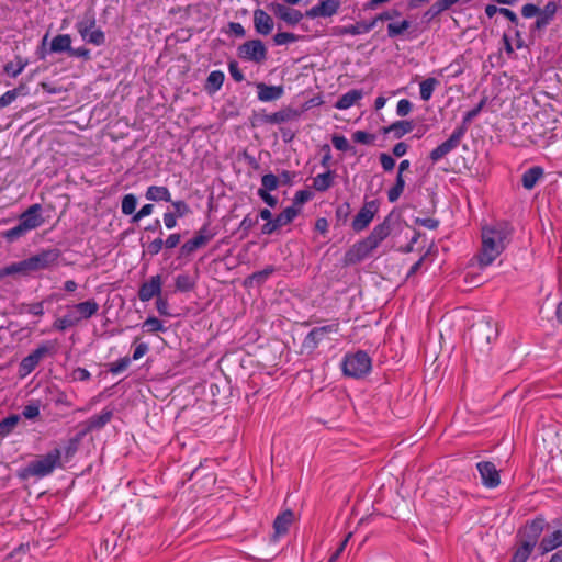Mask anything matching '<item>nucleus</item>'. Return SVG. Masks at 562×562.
I'll use <instances>...</instances> for the list:
<instances>
[{"label":"nucleus","instance_id":"6ab92c4d","mask_svg":"<svg viewBox=\"0 0 562 562\" xmlns=\"http://www.w3.org/2000/svg\"><path fill=\"white\" fill-rule=\"evenodd\" d=\"M477 471L480 473L482 483L484 486L488 488H494L498 486L501 480H499V473L496 469V467L488 461H482L476 464Z\"/></svg>","mask_w":562,"mask_h":562},{"label":"nucleus","instance_id":"cd10ccee","mask_svg":"<svg viewBox=\"0 0 562 562\" xmlns=\"http://www.w3.org/2000/svg\"><path fill=\"white\" fill-rule=\"evenodd\" d=\"M414 130L412 121H397L392 123L390 126L384 127V134H393L394 138H401L405 134L411 133Z\"/></svg>","mask_w":562,"mask_h":562},{"label":"nucleus","instance_id":"052dcab7","mask_svg":"<svg viewBox=\"0 0 562 562\" xmlns=\"http://www.w3.org/2000/svg\"><path fill=\"white\" fill-rule=\"evenodd\" d=\"M154 211L153 204H145L142 209L133 216V222H138L143 217L149 216Z\"/></svg>","mask_w":562,"mask_h":562},{"label":"nucleus","instance_id":"49530a36","mask_svg":"<svg viewBox=\"0 0 562 562\" xmlns=\"http://www.w3.org/2000/svg\"><path fill=\"white\" fill-rule=\"evenodd\" d=\"M143 328H146L148 333H158L165 330L162 323L156 317H148L143 323Z\"/></svg>","mask_w":562,"mask_h":562},{"label":"nucleus","instance_id":"7c9ffc66","mask_svg":"<svg viewBox=\"0 0 562 562\" xmlns=\"http://www.w3.org/2000/svg\"><path fill=\"white\" fill-rule=\"evenodd\" d=\"M145 196L149 201H171V194L167 187L164 186H150L148 187Z\"/></svg>","mask_w":562,"mask_h":562},{"label":"nucleus","instance_id":"8fccbe9b","mask_svg":"<svg viewBox=\"0 0 562 562\" xmlns=\"http://www.w3.org/2000/svg\"><path fill=\"white\" fill-rule=\"evenodd\" d=\"M274 272V267L268 266L261 271L254 272L249 279L256 281L257 283L265 282L272 273Z\"/></svg>","mask_w":562,"mask_h":562},{"label":"nucleus","instance_id":"a19ab883","mask_svg":"<svg viewBox=\"0 0 562 562\" xmlns=\"http://www.w3.org/2000/svg\"><path fill=\"white\" fill-rule=\"evenodd\" d=\"M340 0H323L319 2L321 12L323 18L333 16L340 8Z\"/></svg>","mask_w":562,"mask_h":562},{"label":"nucleus","instance_id":"dca6fc26","mask_svg":"<svg viewBox=\"0 0 562 562\" xmlns=\"http://www.w3.org/2000/svg\"><path fill=\"white\" fill-rule=\"evenodd\" d=\"M214 235L215 234L210 231L209 226L204 225L198 231L196 235L192 239L186 241L181 246V255L189 256L193 254L196 249L204 247L214 237Z\"/></svg>","mask_w":562,"mask_h":562},{"label":"nucleus","instance_id":"e2e57ef3","mask_svg":"<svg viewBox=\"0 0 562 562\" xmlns=\"http://www.w3.org/2000/svg\"><path fill=\"white\" fill-rule=\"evenodd\" d=\"M164 246V240L161 238H156L148 245V252L153 256L158 255Z\"/></svg>","mask_w":562,"mask_h":562},{"label":"nucleus","instance_id":"69168bd1","mask_svg":"<svg viewBox=\"0 0 562 562\" xmlns=\"http://www.w3.org/2000/svg\"><path fill=\"white\" fill-rule=\"evenodd\" d=\"M538 11H539V8L537 5L528 3L522 7L521 14L525 18H532V16H537Z\"/></svg>","mask_w":562,"mask_h":562},{"label":"nucleus","instance_id":"5fc2aeb1","mask_svg":"<svg viewBox=\"0 0 562 562\" xmlns=\"http://www.w3.org/2000/svg\"><path fill=\"white\" fill-rule=\"evenodd\" d=\"M413 104L407 99H402L397 102L396 113L398 116H406L412 111Z\"/></svg>","mask_w":562,"mask_h":562},{"label":"nucleus","instance_id":"39448f33","mask_svg":"<svg viewBox=\"0 0 562 562\" xmlns=\"http://www.w3.org/2000/svg\"><path fill=\"white\" fill-rule=\"evenodd\" d=\"M44 223L42 216V205L32 204L19 217V224L3 233V237L9 241H15L30 231H33Z\"/></svg>","mask_w":562,"mask_h":562},{"label":"nucleus","instance_id":"412c9836","mask_svg":"<svg viewBox=\"0 0 562 562\" xmlns=\"http://www.w3.org/2000/svg\"><path fill=\"white\" fill-rule=\"evenodd\" d=\"M560 547H562V524L547 532L539 543V550L541 553H548Z\"/></svg>","mask_w":562,"mask_h":562},{"label":"nucleus","instance_id":"3c124183","mask_svg":"<svg viewBox=\"0 0 562 562\" xmlns=\"http://www.w3.org/2000/svg\"><path fill=\"white\" fill-rule=\"evenodd\" d=\"M374 138H375L374 135L369 134L364 131H356L352 134V139L359 144H366V145L371 144V143H373Z\"/></svg>","mask_w":562,"mask_h":562},{"label":"nucleus","instance_id":"423d86ee","mask_svg":"<svg viewBox=\"0 0 562 562\" xmlns=\"http://www.w3.org/2000/svg\"><path fill=\"white\" fill-rule=\"evenodd\" d=\"M76 29L81 38L89 44L101 46L105 42L103 31L97 27L95 12L91 8L79 18Z\"/></svg>","mask_w":562,"mask_h":562},{"label":"nucleus","instance_id":"c756f323","mask_svg":"<svg viewBox=\"0 0 562 562\" xmlns=\"http://www.w3.org/2000/svg\"><path fill=\"white\" fill-rule=\"evenodd\" d=\"M50 53H68L71 50V37L69 34H59L50 42Z\"/></svg>","mask_w":562,"mask_h":562},{"label":"nucleus","instance_id":"5701e85b","mask_svg":"<svg viewBox=\"0 0 562 562\" xmlns=\"http://www.w3.org/2000/svg\"><path fill=\"white\" fill-rule=\"evenodd\" d=\"M301 116L299 110L292 108H285L278 112L268 114L265 116V122L270 124H280L290 121H296Z\"/></svg>","mask_w":562,"mask_h":562},{"label":"nucleus","instance_id":"bf43d9fd","mask_svg":"<svg viewBox=\"0 0 562 562\" xmlns=\"http://www.w3.org/2000/svg\"><path fill=\"white\" fill-rule=\"evenodd\" d=\"M149 350V347L146 342H139L135 346L133 352V360H139L143 358Z\"/></svg>","mask_w":562,"mask_h":562},{"label":"nucleus","instance_id":"2eb2a0df","mask_svg":"<svg viewBox=\"0 0 562 562\" xmlns=\"http://www.w3.org/2000/svg\"><path fill=\"white\" fill-rule=\"evenodd\" d=\"M270 12H272L278 19L282 20L290 26L296 25L302 19L303 13L296 9L290 8L279 2H272L268 5Z\"/></svg>","mask_w":562,"mask_h":562},{"label":"nucleus","instance_id":"1a4fd4ad","mask_svg":"<svg viewBox=\"0 0 562 562\" xmlns=\"http://www.w3.org/2000/svg\"><path fill=\"white\" fill-rule=\"evenodd\" d=\"M498 330L491 319H482L471 327V341L480 349L496 339Z\"/></svg>","mask_w":562,"mask_h":562},{"label":"nucleus","instance_id":"13d9d810","mask_svg":"<svg viewBox=\"0 0 562 562\" xmlns=\"http://www.w3.org/2000/svg\"><path fill=\"white\" fill-rule=\"evenodd\" d=\"M257 193L270 207H274L277 205V203H278L277 198L271 195L268 190L258 189Z\"/></svg>","mask_w":562,"mask_h":562},{"label":"nucleus","instance_id":"f8f14e48","mask_svg":"<svg viewBox=\"0 0 562 562\" xmlns=\"http://www.w3.org/2000/svg\"><path fill=\"white\" fill-rule=\"evenodd\" d=\"M465 132H467L465 126L457 127L446 142H443L442 144H440L439 146H437L435 149L431 150L430 159L434 162H437L441 158H443L446 155H448L450 151L456 149L459 146Z\"/></svg>","mask_w":562,"mask_h":562},{"label":"nucleus","instance_id":"4c0bfd02","mask_svg":"<svg viewBox=\"0 0 562 562\" xmlns=\"http://www.w3.org/2000/svg\"><path fill=\"white\" fill-rule=\"evenodd\" d=\"M20 422L19 415H10L0 422V437L10 435Z\"/></svg>","mask_w":562,"mask_h":562},{"label":"nucleus","instance_id":"f257e3e1","mask_svg":"<svg viewBox=\"0 0 562 562\" xmlns=\"http://www.w3.org/2000/svg\"><path fill=\"white\" fill-rule=\"evenodd\" d=\"M512 228L507 223H496L482 228V247L477 255L481 268L487 267L505 250L510 241Z\"/></svg>","mask_w":562,"mask_h":562},{"label":"nucleus","instance_id":"bb28decb","mask_svg":"<svg viewBox=\"0 0 562 562\" xmlns=\"http://www.w3.org/2000/svg\"><path fill=\"white\" fill-rule=\"evenodd\" d=\"M543 177V169L539 166L527 169L521 177L522 187L527 190L535 188L537 182Z\"/></svg>","mask_w":562,"mask_h":562},{"label":"nucleus","instance_id":"4d7b16f0","mask_svg":"<svg viewBox=\"0 0 562 562\" xmlns=\"http://www.w3.org/2000/svg\"><path fill=\"white\" fill-rule=\"evenodd\" d=\"M380 162L385 171H391L395 167V159L385 153L380 155Z\"/></svg>","mask_w":562,"mask_h":562},{"label":"nucleus","instance_id":"72a5a7b5","mask_svg":"<svg viewBox=\"0 0 562 562\" xmlns=\"http://www.w3.org/2000/svg\"><path fill=\"white\" fill-rule=\"evenodd\" d=\"M437 86H439V81L432 77L422 81L419 85L420 99L424 101L430 100Z\"/></svg>","mask_w":562,"mask_h":562},{"label":"nucleus","instance_id":"4be33fe9","mask_svg":"<svg viewBox=\"0 0 562 562\" xmlns=\"http://www.w3.org/2000/svg\"><path fill=\"white\" fill-rule=\"evenodd\" d=\"M161 277L159 274L153 276L149 281L140 285L138 291L139 300L142 302H147L158 295L161 291Z\"/></svg>","mask_w":562,"mask_h":562},{"label":"nucleus","instance_id":"774afa93","mask_svg":"<svg viewBox=\"0 0 562 562\" xmlns=\"http://www.w3.org/2000/svg\"><path fill=\"white\" fill-rule=\"evenodd\" d=\"M443 11L441 10L440 5L436 1L424 14L425 18L428 20H431L436 18L437 15L441 14Z\"/></svg>","mask_w":562,"mask_h":562},{"label":"nucleus","instance_id":"37998d69","mask_svg":"<svg viewBox=\"0 0 562 562\" xmlns=\"http://www.w3.org/2000/svg\"><path fill=\"white\" fill-rule=\"evenodd\" d=\"M137 206V198L130 193L123 196L122 199V213L125 215H131L135 212Z\"/></svg>","mask_w":562,"mask_h":562},{"label":"nucleus","instance_id":"e433bc0d","mask_svg":"<svg viewBox=\"0 0 562 562\" xmlns=\"http://www.w3.org/2000/svg\"><path fill=\"white\" fill-rule=\"evenodd\" d=\"M300 210L296 209L294 205L288 206L279 215H277V225L283 227L290 224L297 216Z\"/></svg>","mask_w":562,"mask_h":562},{"label":"nucleus","instance_id":"f3484780","mask_svg":"<svg viewBox=\"0 0 562 562\" xmlns=\"http://www.w3.org/2000/svg\"><path fill=\"white\" fill-rule=\"evenodd\" d=\"M376 212L378 205L374 201L364 203V205L360 209V211L352 221V229L355 232H362L363 229H366L372 222Z\"/></svg>","mask_w":562,"mask_h":562},{"label":"nucleus","instance_id":"c9c22d12","mask_svg":"<svg viewBox=\"0 0 562 562\" xmlns=\"http://www.w3.org/2000/svg\"><path fill=\"white\" fill-rule=\"evenodd\" d=\"M333 184V173L331 171H327L321 175H317L313 179V188L317 191H326Z\"/></svg>","mask_w":562,"mask_h":562},{"label":"nucleus","instance_id":"a878e982","mask_svg":"<svg viewBox=\"0 0 562 562\" xmlns=\"http://www.w3.org/2000/svg\"><path fill=\"white\" fill-rule=\"evenodd\" d=\"M294 521V513L286 509L277 516L273 522L274 532L277 536H283L288 532L290 526Z\"/></svg>","mask_w":562,"mask_h":562},{"label":"nucleus","instance_id":"79ce46f5","mask_svg":"<svg viewBox=\"0 0 562 562\" xmlns=\"http://www.w3.org/2000/svg\"><path fill=\"white\" fill-rule=\"evenodd\" d=\"M411 26L409 21L402 20L400 22H392L387 25V35L390 37H396L402 35Z\"/></svg>","mask_w":562,"mask_h":562},{"label":"nucleus","instance_id":"0eeeda50","mask_svg":"<svg viewBox=\"0 0 562 562\" xmlns=\"http://www.w3.org/2000/svg\"><path fill=\"white\" fill-rule=\"evenodd\" d=\"M60 450L54 449L45 456L29 463L24 469V476L44 477L49 475L57 467L60 465Z\"/></svg>","mask_w":562,"mask_h":562},{"label":"nucleus","instance_id":"9d476101","mask_svg":"<svg viewBox=\"0 0 562 562\" xmlns=\"http://www.w3.org/2000/svg\"><path fill=\"white\" fill-rule=\"evenodd\" d=\"M337 326L336 325H325L322 327H315L313 328L304 338L302 346H301V352L311 355L318 345L327 338V336L330 333H336Z\"/></svg>","mask_w":562,"mask_h":562},{"label":"nucleus","instance_id":"473e14b6","mask_svg":"<svg viewBox=\"0 0 562 562\" xmlns=\"http://www.w3.org/2000/svg\"><path fill=\"white\" fill-rule=\"evenodd\" d=\"M27 64L26 59L16 56L14 60L5 64L3 70L8 76L15 78L24 70Z\"/></svg>","mask_w":562,"mask_h":562},{"label":"nucleus","instance_id":"7ed1b4c3","mask_svg":"<svg viewBox=\"0 0 562 562\" xmlns=\"http://www.w3.org/2000/svg\"><path fill=\"white\" fill-rule=\"evenodd\" d=\"M99 311V304L94 300H88L66 306V314L54 322V328L64 331L78 326L83 319H89Z\"/></svg>","mask_w":562,"mask_h":562},{"label":"nucleus","instance_id":"f704fd0d","mask_svg":"<svg viewBox=\"0 0 562 562\" xmlns=\"http://www.w3.org/2000/svg\"><path fill=\"white\" fill-rule=\"evenodd\" d=\"M29 273H31V270L29 267V261H27V259H25V260L14 262V263L5 267L2 270L1 276L29 274Z\"/></svg>","mask_w":562,"mask_h":562},{"label":"nucleus","instance_id":"a211bd4d","mask_svg":"<svg viewBox=\"0 0 562 562\" xmlns=\"http://www.w3.org/2000/svg\"><path fill=\"white\" fill-rule=\"evenodd\" d=\"M112 416L113 412L105 408L99 415L90 417L79 425L81 427L80 436L83 437L91 431L103 428L112 419Z\"/></svg>","mask_w":562,"mask_h":562},{"label":"nucleus","instance_id":"2f4dec72","mask_svg":"<svg viewBox=\"0 0 562 562\" xmlns=\"http://www.w3.org/2000/svg\"><path fill=\"white\" fill-rule=\"evenodd\" d=\"M362 98V92L360 90H350L342 94L335 106L339 110H346L351 108L355 103H357Z\"/></svg>","mask_w":562,"mask_h":562},{"label":"nucleus","instance_id":"58836bf2","mask_svg":"<svg viewBox=\"0 0 562 562\" xmlns=\"http://www.w3.org/2000/svg\"><path fill=\"white\" fill-rule=\"evenodd\" d=\"M405 188V179L403 175L396 176L395 184L389 190L387 199L391 203L396 202L402 195Z\"/></svg>","mask_w":562,"mask_h":562},{"label":"nucleus","instance_id":"20e7f679","mask_svg":"<svg viewBox=\"0 0 562 562\" xmlns=\"http://www.w3.org/2000/svg\"><path fill=\"white\" fill-rule=\"evenodd\" d=\"M544 525L546 521L543 518H536L525 526L520 531V542L510 562H526L528 560L543 531Z\"/></svg>","mask_w":562,"mask_h":562},{"label":"nucleus","instance_id":"603ef678","mask_svg":"<svg viewBox=\"0 0 562 562\" xmlns=\"http://www.w3.org/2000/svg\"><path fill=\"white\" fill-rule=\"evenodd\" d=\"M19 95V89L9 90L0 97V109L10 105Z\"/></svg>","mask_w":562,"mask_h":562},{"label":"nucleus","instance_id":"6e6552de","mask_svg":"<svg viewBox=\"0 0 562 562\" xmlns=\"http://www.w3.org/2000/svg\"><path fill=\"white\" fill-rule=\"evenodd\" d=\"M344 373L351 378H362L371 370V359L364 351L346 355L342 361Z\"/></svg>","mask_w":562,"mask_h":562},{"label":"nucleus","instance_id":"ddd939ff","mask_svg":"<svg viewBox=\"0 0 562 562\" xmlns=\"http://www.w3.org/2000/svg\"><path fill=\"white\" fill-rule=\"evenodd\" d=\"M52 348L48 345H41L33 350L29 356L22 359L19 364V375L25 378L29 375L38 363L50 352Z\"/></svg>","mask_w":562,"mask_h":562},{"label":"nucleus","instance_id":"338daca9","mask_svg":"<svg viewBox=\"0 0 562 562\" xmlns=\"http://www.w3.org/2000/svg\"><path fill=\"white\" fill-rule=\"evenodd\" d=\"M229 74L233 77V79L237 82H240L244 80V75L238 68V65L236 63L229 64Z\"/></svg>","mask_w":562,"mask_h":562},{"label":"nucleus","instance_id":"864d4df0","mask_svg":"<svg viewBox=\"0 0 562 562\" xmlns=\"http://www.w3.org/2000/svg\"><path fill=\"white\" fill-rule=\"evenodd\" d=\"M484 101H481L474 109H472L471 111L467 112L465 115L463 116V123L461 126H468L469 123H471V121L476 117L480 112L482 111L483 106H484Z\"/></svg>","mask_w":562,"mask_h":562},{"label":"nucleus","instance_id":"09e8293b","mask_svg":"<svg viewBox=\"0 0 562 562\" xmlns=\"http://www.w3.org/2000/svg\"><path fill=\"white\" fill-rule=\"evenodd\" d=\"M130 363H131V359L128 357H123V358L119 359L117 361L112 362L110 364L109 370L113 374H119V373L125 371L128 368Z\"/></svg>","mask_w":562,"mask_h":562},{"label":"nucleus","instance_id":"a18cd8bd","mask_svg":"<svg viewBox=\"0 0 562 562\" xmlns=\"http://www.w3.org/2000/svg\"><path fill=\"white\" fill-rule=\"evenodd\" d=\"M299 40V36L294 33L289 32H279L273 36V42L276 45L281 46L289 43H294Z\"/></svg>","mask_w":562,"mask_h":562},{"label":"nucleus","instance_id":"de8ad7c7","mask_svg":"<svg viewBox=\"0 0 562 562\" xmlns=\"http://www.w3.org/2000/svg\"><path fill=\"white\" fill-rule=\"evenodd\" d=\"M262 187L260 189H266L268 191H273L279 186V178L273 173H267L261 178Z\"/></svg>","mask_w":562,"mask_h":562},{"label":"nucleus","instance_id":"ea45409f","mask_svg":"<svg viewBox=\"0 0 562 562\" xmlns=\"http://www.w3.org/2000/svg\"><path fill=\"white\" fill-rule=\"evenodd\" d=\"M224 78L225 77L222 71H218V70L212 71L206 79V89L212 92L220 90V88L222 87V85L224 82Z\"/></svg>","mask_w":562,"mask_h":562},{"label":"nucleus","instance_id":"aec40b11","mask_svg":"<svg viewBox=\"0 0 562 562\" xmlns=\"http://www.w3.org/2000/svg\"><path fill=\"white\" fill-rule=\"evenodd\" d=\"M254 27L255 31L260 35H269L274 26L273 19L262 9H256L254 11Z\"/></svg>","mask_w":562,"mask_h":562},{"label":"nucleus","instance_id":"c85d7f7f","mask_svg":"<svg viewBox=\"0 0 562 562\" xmlns=\"http://www.w3.org/2000/svg\"><path fill=\"white\" fill-rule=\"evenodd\" d=\"M557 9V3L551 1L548 2L542 10H539L536 20V27L541 29L548 25L549 22L553 19Z\"/></svg>","mask_w":562,"mask_h":562},{"label":"nucleus","instance_id":"6e6d98bb","mask_svg":"<svg viewBox=\"0 0 562 562\" xmlns=\"http://www.w3.org/2000/svg\"><path fill=\"white\" fill-rule=\"evenodd\" d=\"M331 143L336 149L341 151H347L350 147L348 139L341 135H334L331 138Z\"/></svg>","mask_w":562,"mask_h":562},{"label":"nucleus","instance_id":"b1692460","mask_svg":"<svg viewBox=\"0 0 562 562\" xmlns=\"http://www.w3.org/2000/svg\"><path fill=\"white\" fill-rule=\"evenodd\" d=\"M257 90L258 99L261 102L279 100L284 93V89L282 86H268L263 82L257 83Z\"/></svg>","mask_w":562,"mask_h":562},{"label":"nucleus","instance_id":"393cba45","mask_svg":"<svg viewBox=\"0 0 562 562\" xmlns=\"http://www.w3.org/2000/svg\"><path fill=\"white\" fill-rule=\"evenodd\" d=\"M374 27H375L374 21H370V22L361 21V22H357L356 24L338 27L337 34H339V35H348V34L349 35H360V34L369 33Z\"/></svg>","mask_w":562,"mask_h":562},{"label":"nucleus","instance_id":"9b49d317","mask_svg":"<svg viewBox=\"0 0 562 562\" xmlns=\"http://www.w3.org/2000/svg\"><path fill=\"white\" fill-rule=\"evenodd\" d=\"M240 58L261 64L267 59V47L260 40H250L238 47Z\"/></svg>","mask_w":562,"mask_h":562},{"label":"nucleus","instance_id":"c03bdc74","mask_svg":"<svg viewBox=\"0 0 562 562\" xmlns=\"http://www.w3.org/2000/svg\"><path fill=\"white\" fill-rule=\"evenodd\" d=\"M194 283L189 274H178L176 278V289L180 292L192 290Z\"/></svg>","mask_w":562,"mask_h":562},{"label":"nucleus","instance_id":"f03ea898","mask_svg":"<svg viewBox=\"0 0 562 562\" xmlns=\"http://www.w3.org/2000/svg\"><path fill=\"white\" fill-rule=\"evenodd\" d=\"M391 233L389 218L376 225L370 235L362 241L356 244L346 254V261L349 263L358 262L364 259L372 250H374Z\"/></svg>","mask_w":562,"mask_h":562},{"label":"nucleus","instance_id":"680f3d73","mask_svg":"<svg viewBox=\"0 0 562 562\" xmlns=\"http://www.w3.org/2000/svg\"><path fill=\"white\" fill-rule=\"evenodd\" d=\"M22 415L27 419L36 418L40 415V408L37 405H26L22 412Z\"/></svg>","mask_w":562,"mask_h":562},{"label":"nucleus","instance_id":"4468645a","mask_svg":"<svg viewBox=\"0 0 562 562\" xmlns=\"http://www.w3.org/2000/svg\"><path fill=\"white\" fill-rule=\"evenodd\" d=\"M60 256V251L56 248L43 250L27 258L31 272L44 270L54 266Z\"/></svg>","mask_w":562,"mask_h":562},{"label":"nucleus","instance_id":"0e129e2a","mask_svg":"<svg viewBox=\"0 0 562 562\" xmlns=\"http://www.w3.org/2000/svg\"><path fill=\"white\" fill-rule=\"evenodd\" d=\"M172 206L176 210V215L179 216V217L184 216L190 211L188 204L186 202H183V201L172 202Z\"/></svg>","mask_w":562,"mask_h":562}]
</instances>
